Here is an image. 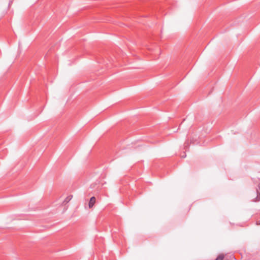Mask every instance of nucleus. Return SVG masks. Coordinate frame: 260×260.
I'll use <instances>...</instances> for the list:
<instances>
[{"label": "nucleus", "instance_id": "nucleus-4", "mask_svg": "<svg viewBox=\"0 0 260 260\" xmlns=\"http://www.w3.org/2000/svg\"><path fill=\"white\" fill-rule=\"evenodd\" d=\"M257 197L256 198V199H257V201H259L260 200V194L259 193H258V189L257 190Z\"/></svg>", "mask_w": 260, "mask_h": 260}, {"label": "nucleus", "instance_id": "nucleus-1", "mask_svg": "<svg viewBox=\"0 0 260 260\" xmlns=\"http://www.w3.org/2000/svg\"><path fill=\"white\" fill-rule=\"evenodd\" d=\"M96 202V199L94 197H92L89 202L88 207L89 208H91L94 206Z\"/></svg>", "mask_w": 260, "mask_h": 260}, {"label": "nucleus", "instance_id": "nucleus-6", "mask_svg": "<svg viewBox=\"0 0 260 260\" xmlns=\"http://www.w3.org/2000/svg\"><path fill=\"white\" fill-rule=\"evenodd\" d=\"M186 156V155H183V156H182V157H185Z\"/></svg>", "mask_w": 260, "mask_h": 260}, {"label": "nucleus", "instance_id": "nucleus-3", "mask_svg": "<svg viewBox=\"0 0 260 260\" xmlns=\"http://www.w3.org/2000/svg\"><path fill=\"white\" fill-rule=\"evenodd\" d=\"M224 257V255L223 254H220L217 256L215 260H223Z\"/></svg>", "mask_w": 260, "mask_h": 260}, {"label": "nucleus", "instance_id": "nucleus-5", "mask_svg": "<svg viewBox=\"0 0 260 260\" xmlns=\"http://www.w3.org/2000/svg\"><path fill=\"white\" fill-rule=\"evenodd\" d=\"M258 189L260 191V183L258 184Z\"/></svg>", "mask_w": 260, "mask_h": 260}, {"label": "nucleus", "instance_id": "nucleus-2", "mask_svg": "<svg viewBox=\"0 0 260 260\" xmlns=\"http://www.w3.org/2000/svg\"><path fill=\"white\" fill-rule=\"evenodd\" d=\"M73 198V196H68L63 201L62 204L63 205H66V204H67L68 203H69L71 200Z\"/></svg>", "mask_w": 260, "mask_h": 260}]
</instances>
